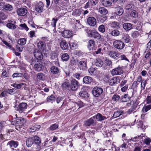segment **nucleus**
I'll return each instance as SVG.
<instances>
[{
    "label": "nucleus",
    "mask_w": 151,
    "mask_h": 151,
    "mask_svg": "<svg viewBox=\"0 0 151 151\" xmlns=\"http://www.w3.org/2000/svg\"><path fill=\"white\" fill-rule=\"evenodd\" d=\"M40 50L37 49L35 50V48L32 49L35 57L38 60H41L43 58V54L47 56L48 54V51L45 50L46 48H40Z\"/></svg>",
    "instance_id": "f257e3e1"
},
{
    "label": "nucleus",
    "mask_w": 151,
    "mask_h": 151,
    "mask_svg": "<svg viewBox=\"0 0 151 151\" xmlns=\"http://www.w3.org/2000/svg\"><path fill=\"white\" fill-rule=\"evenodd\" d=\"M16 119L14 122L15 123H12V124L15 125V128L18 130V128H20L22 127L26 123V120L25 119L22 117H17V115H16Z\"/></svg>",
    "instance_id": "f03ea898"
},
{
    "label": "nucleus",
    "mask_w": 151,
    "mask_h": 151,
    "mask_svg": "<svg viewBox=\"0 0 151 151\" xmlns=\"http://www.w3.org/2000/svg\"><path fill=\"white\" fill-rule=\"evenodd\" d=\"M127 67L126 66H124L119 65L117 67L112 70L111 73L113 75H119L124 73V70Z\"/></svg>",
    "instance_id": "7ed1b4c3"
},
{
    "label": "nucleus",
    "mask_w": 151,
    "mask_h": 151,
    "mask_svg": "<svg viewBox=\"0 0 151 151\" xmlns=\"http://www.w3.org/2000/svg\"><path fill=\"white\" fill-rule=\"evenodd\" d=\"M88 36L89 37H93L97 40H100L101 38V35L95 30H89L88 33Z\"/></svg>",
    "instance_id": "20e7f679"
},
{
    "label": "nucleus",
    "mask_w": 151,
    "mask_h": 151,
    "mask_svg": "<svg viewBox=\"0 0 151 151\" xmlns=\"http://www.w3.org/2000/svg\"><path fill=\"white\" fill-rule=\"evenodd\" d=\"M103 91V89L102 88L96 86L93 89L92 92L94 96L98 97L102 94Z\"/></svg>",
    "instance_id": "39448f33"
},
{
    "label": "nucleus",
    "mask_w": 151,
    "mask_h": 151,
    "mask_svg": "<svg viewBox=\"0 0 151 151\" xmlns=\"http://www.w3.org/2000/svg\"><path fill=\"white\" fill-rule=\"evenodd\" d=\"M79 83L76 79L73 78L71 81L70 88L72 91H76L79 87Z\"/></svg>",
    "instance_id": "423d86ee"
},
{
    "label": "nucleus",
    "mask_w": 151,
    "mask_h": 151,
    "mask_svg": "<svg viewBox=\"0 0 151 151\" xmlns=\"http://www.w3.org/2000/svg\"><path fill=\"white\" fill-rule=\"evenodd\" d=\"M95 118V116L87 119L84 122V125L86 127L90 126H94L96 124V120L93 119Z\"/></svg>",
    "instance_id": "0eeeda50"
},
{
    "label": "nucleus",
    "mask_w": 151,
    "mask_h": 151,
    "mask_svg": "<svg viewBox=\"0 0 151 151\" xmlns=\"http://www.w3.org/2000/svg\"><path fill=\"white\" fill-rule=\"evenodd\" d=\"M27 104L26 103L22 102L19 104L17 108V110L20 113L23 112L27 109Z\"/></svg>",
    "instance_id": "6e6552de"
},
{
    "label": "nucleus",
    "mask_w": 151,
    "mask_h": 151,
    "mask_svg": "<svg viewBox=\"0 0 151 151\" xmlns=\"http://www.w3.org/2000/svg\"><path fill=\"white\" fill-rule=\"evenodd\" d=\"M133 92L131 96H129L128 93L125 94L121 96L120 98V101H121L122 102H127L133 96Z\"/></svg>",
    "instance_id": "1a4fd4ad"
},
{
    "label": "nucleus",
    "mask_w": 151,
    "mask_h": 151,
    "mask_svg": "<svg viewBox=\"0 0 151 151\" xmlns=\"http://www.w3.org/2000/svg\"><path fill=\"white\" fill-rule=\"evenodd\" d=\"M109 55L112 58L117 60L119 58L118 52L114 51H109L108 52Z\"/></svg>",
    "instance_id": "9d476101"
},
{
    "label": "nucleus",
    "mask_w": 151,
    "mask_h": 151,
    "mask_svg": "<svg viewBox=\"0 0 151 151\" xmlns=\"http://www.w3.org/2000/svg\"><path fill=\"white\" fill-rule=\"evenodd\" d=\"M62 36L65 38H69L73 36L72 32L67 30H65L61 32Z\"/></svg>",
    "instance_id": "9b49d317"
},
{
    "label": "nucleus",
    "mask_w": 151,
    "mask_h": 151,
    "mask_svg": "<svg viewBox=\"0 0 151 151\" xmlns=\"http://www.w3.org/2000/svg\"><path fill=\"white\" fill-rule=\"evenodd\" d=\"M79 95L81 97L87 98L89 97V94L85 87L82 88L81 91L79 93Z\"/></svg>",
    "instance_id": "f8f14e48"
},
{
    "label": "nucleus",
    "mask_w": 151,
    "mask_h": 151,
    "mask_svg": "<svg viewBox=\"0 0 151 151\" xmlns=\"http://www.w3.org/2000/svg\"><path fill=\"white\" fill-rule=\"evenodd\" d=\"M115 11V14L118 16L122 15L124 13V10L123 8L119 6H117L114 8Z\"/></svg>",
    "instance_id": "ddd939ff"
},
{
    "label": "nucleus",
    "mask_w": 151,
    "mask_h": 151,
    "mask_svg": "<svg viewBox=\"0 0 151 151\" xmlns=\"http://www.w3.org/2000/svg\"><path fill=\"white\" fill-rule=\"evenodd\" d=\"M61 87L63 91H69L70 88V83L68 81L64 82L62 84Z\"/></svg>",
    "instance_id": "4468645a"
},
{
    "label": "nucleus",
    "mask_w": 151,
    "mask_h": 151,
    "mask_svg": "<svg viewBox=\"0 0 151 151\" xmlns=\"http://www.w3.org/2000/svg\"><path fill=\"white\" fill-rule=\"evenodd\" d=\"M44 4L41 2H39L36 6L35 10L38 12H42L43 10Z\"/></svg>",
    "instance_id": "2eb2a0df"
},
{
    "label": "nucleus",
    "mask_w": 151,
    "mask_h": 151,
    "mask_svg": "<svg viewBox=\"0 0 151 151\" xmlns=\"http://www.w3.org/2000/svg\"><path fill=\"white\" fill-rule=\"evenodd\" d=\"M34 68L35 71H42L44 69V66L43 64L39 63L35 65Z\"/></svg>",
    "instance_id": "dca6fc26"
},
{
    "label": "nucleus",
    "mask_w": 151,
    "mask_h": 151,
    "mask_svg": "<svg viewBox=\"0 0 151 151\" xmlns=\"http://www.w3.org/2000/svg\"><path fill=\"white\" fill-rule=\"evenodd\" d=\"M109 34L112 36L117 37L120 35V32L117 29L109 30Z\"/></svg>",
    "instance_id": "f3484780"
},
{
    "label": "nucleus",
    "mask_w": 151,
    "mask_h": 151,
    "mask_svg": "<svg viewBox=\"0 0 151 151\" xmlns=\"http://www.w3.org/2000/svg\"><path fill=\"white\" fill-rule=\"evenodd\" d=\"M93 81V78L89 76H85L83 78V83L85 84H91Z\"/></svg>",
    "instance_id": "a211bd4d"
},
{
    "label": "nucleus",
    "mask_w": 151,
    "mask_h": 151,
    "mask_svg": "<svg viewBox=\"0 0 151 151\" xmlns=\"http://www.w3.org/2000/svg\"><path fill=\"white\" fill-rule=\"evenodd\" d=\"M88 24L91 26H95L96 23V21L95 18L93 17H90L87 19Z\"/></svg>",
    "instance_id": "6ab92c4d"
},
{
    "label": "nucleus",
    "mask_w": 151,
    "mask_h": 151,
    "mask_svg": "<svg viewBox=\"0 0 151 151\" xmlns=\"http://www.w3.org/2000/svg\"><path fill=\"white\" fill-rule=\"evenodd\" d=\"M17 12L18 15L23 16L27 14V11L26 9L23 8H21L17 9Z\"/></svg>",
    "instance_id": "aec40b11"
},
{
    "label": "nucleus",
    "mask_w": 151,
    "mask_h": 151,
    "mask_svg": "<svg viewBox=\"0 0 151 151\" xmlns=\"http://www.w3.org/2000/svg\"><path fill=\"white\" fill-rule=\"evenodd\" d=\"M9 145L10 148L13 147L16 148L19 145V142L17 141L12 140L9 141L7 144V145Z\"/></svg>",
    "instance_id": "412c9836"
},
{
    "label": "nucleus",
    "mask_w": 151,
    "mask_h": 151,
    "mask_svg": "<svg viewBox=\"0 0 151 151\" xmlns=\"http://www.w3.org/2000/svg\"><path fill=\"white\" fill-rule=\"evenodd\" d=\"M113 45L115 47H124V44L121 40H116L114 42Z\"/></svg>",
    "instance_id": "4be33fe9"
},
{
    "label": "nucleus",
    "mask_w": 151,
    "mask_h": 151,
    "mask_svg": "<svg viewBox=\"0 0 151 151\" xmlns=\"http://www.w3.org/2000/svg\"><path fill=\"white\" fill-rule=\"evenodd\" d=\"M136 124L137 127L138 128H140L144 130L147 127V126L144 125L143 122L140 120H137L136 122Z\"/></svg>",
    "instance_id": "5701e85b"
},
{
    "label": "nucleus",
    "mask_w": 151,
    "mask_h": 151,
    "mask_svg": "<svg viewBox=\"0 0 151 151\" xmlns=\"http://www.w3.org/2000/svg\"><path fill=\"white\" fill-rule=\"evenodd\" d=\"M78 67L81 70H85L87 67L86 62L83 60L80 61L79 63Z\"/></svg>",
    "instance_id": "b1692460"
},
{
    "label": "nucleus",
    "mask_w": 151,
    "mask_h": 151,
    "mask_svg": "<svg viewBox=\"0 0 151 151\" xmlns=\"http://www.w3.org/2000/svg\"><path fill=\"white\" fill-rule=\"evenodd\" d=\"M98 12L102 15H105L108 13L107 9L102 7H100L99 8Z\"/></svg>",
    "instance_id": "393cba45"
},
{
    "label": "nucleus",
    "mask_w": 151,
    "mask_h": 151,
    "mask_svg": "<svg viewBox=\"0 0 151 151\" xmlns=\"http://www.w3.org/2000/svg\"><path fill=\"white\" fill-rule=\"evenodd\" d=\"M34 144L39 145L41 143V139L40 138L37 136H35L32 137Z\"/></svg>",
    "instance_id": "a878e982"
},
{
    "label": "nucleus",
    "mask_w": 151,
    "mask_h": 151,
    "mask_svg": "<svg viewBox=\"0 0 151 151\" xmlns=\"http://www.w3.org/2000/svg\"><path fill=\"white\" fill-rule=\"evenodd\" d=\"M119 83V80L116 77L112 78L110 81L109 84L111 86L115 85Z\"/></svg>",
    "instance_id": "bb28decb"
},
{
    "label": "nucleus",
    "mask_w": 151,
    "mask_h": 151,
    "mask_svg": "<svg viewBox=\"0 0 151 151\" xmlns=\"http://www.w3.org/2000/svg\"><path fill=\"white\" fill-rule=\"evenodd\" d=\"M55 100L56 97L53 94L48 96L46 99V100L47 102L50 103L52 104L53 103V102H55Z\"/></svg>",
    "instance_id": "cd10ccee"
},
{
    "label": "nucleus",
    "mask_w": 151,
    "mask_h": 151,
    "mask_svg": "<svg viewBox=\"0 0 151 151\" xmlns=\"http://www.w3.org/2000/svg\"><path fill=\"white\" fill-rule=\"evenodd\" d=\"M73 104L75 106H76V105H77V107H78V109L85 106V104L80 100L78 101L77 102H74Z\"/></svg>",
    "instance_id": "c85d7f7f"
},
{
    "label": "nucleus",
    "mask_w": 151,
    "mask_h": 151,
    "mask_svg": "<svg viewBox=\"0 0 151 151\" xmlns=\"http://www.w3.org/2000/svg\"><path fill=\"white\" fill-rule=\"evenodd\" d=\"M123 27L126 31H129L132 28V24L129 23H125L123 24Z\"/></svg>",
    "instance_id": "c756f323"
},
{
    "label": "nucleus",
    "mask_w": 151,
    "mask_h": 151,
    "mask_svg": "<svg viewBox=\"0 0 151 151\" xmlns=\"http://www.w3.org/2000/svg\"><path fill=\"white\" fill-rule=\"evenodd\" d=\"M50 71L52 73L54 74L59 73L60 71L58 68L55 66H52L50 68Z\"/></svg>",
    "instance_id": "7c9ffc66"
},
{
    "label": "nucleus",
    "mask_w": 151,
    "mask_h": 151,
    "mask_svg": "<svg viewBox=\"0 0 151 151\" xmlns=\"http://www.w3.org/2000/svg\"><path fill=\"white\" fill-rule=\"evenodd\" d=\"M59 123H55L52 124L49 128V130L51 131H54L59 128Z\"/></svg>",
    "instance_id": "2f4dec72"
},
{
    "label": "nucleus",
    "mask_w": 151,
    "mask_h": 151,
    "mask_svg": "<svg viewBox=\"0 0 151 151\" xmlns=\"http://www.w3.org/2000/svg\"><path fill=\"white\" fill-rule=\"evenodd\" d=\"M72 53L76 56H78V57H83V56L84 55V53L82 52L81 50H75L72 52Z\"/></svg>",
    "instance_id": "473e14b6"
},
{
    "label": "nucleus",
    "mask_w": 151,
    "mask_h": 151,
    "mask_svg": "<svg viewBox=\"0 0 151 151\" xmlns=\"http://www.w3.org/2000/svg\"><path fill=\"white\" fill-rule=\"evenodd\" d=\"M94 116H95V118H96L98 121H102L106 119L105 116H103L100 113L97 114Z\"/></svg>",
    "instance_id": "72a5a7b5"
},
{
    "label": "nucleus",
    "mask_w": 151,
    "mask_h": 151,
    "mask_svg": "<svg viewBox=\"0 0 151 151\" xmlns=\"http://www.w3.org/2000/svg\"><path fill=\"white\" fill-rule=\"evenodd\" d=\"M82 10L80 9L74 10L72 13V15L74 16H79L82 13Z\"/></svg>",
    "instance_id": "f704fd0d"
},
{
    "label": "nucleus",
    "mask_w": 151,
    "mask_h": 151,
    "mask_svg": "<svg viewBox=\"0 0 151 151\" xmlns=\"http://www.w3.org/2000/svg\"><path fill=\"white\" fill-rule=\"evenodd\" d=\"M101 1L104 6L107 7L111 6V2L108 0H102Z\"/></svg>",
    "instance_id": "c9c22d12"
},
{
    "label": "nucleus",
    "mask_w": 151,
    "mask_h": 151,
    "mask_svg": "<svg viewBox=\"0 0 151 151\" xmlns=\"http://www.w3.org/2000/svg\"><path fill=\"white\" fill-rule=\"evenodd\" d=\"M122 38L125 43H128L130 41V37L127 34H123Z\"/></svg>",
    "instance_id": "e433bc0d"
},
{
    "label": "nucleus",
    "mask_w": 151,
    "mask_h": 151,
    "mask_svg": "<svg viewBox=\"0 0 151 151\" xmlns=\"http://www.w3.org/2000/svg\"><path fill=\"white\" fill-rule=\"evenodd\" d=\"M107 19V17L105 15H101L97 17V19L101 23H104Z\"/></svg>",
    "instance_id": "4c0bfd02"
},
{
    "label": "nucleus",
    "mask_w": 151,
    "mask_h": 151,
    "mask_svg": "<svg viewBox=\"0 0 151 151\" xmlns=\"http://www.w3.org/2000/svg\"><path fill=\"white\" fill-rule=\"evenodd\" d=\"M104 63L102 60L100 58H97L96 59L95 65L99 67H101L102 66Z\"/></svg>",
    "instance_id": "58836bf2"
},
{
    "label": "nucleus",
    "mask_w": 151,
    "mask_h": 151,
    "mask_svg": "<svg viewBox=\"0 0 151 151\" xmlns=\"http://www.w3.org/2000/svg\"><path fill=\"white\" fill-rule=\"evenodd\" d=\"M111 26L112 27L116 28L118 29L120 28V25L119 22L113 21L111 23Z\"/></svg>",
    "instance_id": "ea45409f"
},
{
    "label": "nucleus",
    "mask_w": 151,
    "mask_h": 151,
    "mask_svg": "<svg viewBox=\"0 0 151 151\" xmlns=\"http://www.w3.org/2000/svg\"><path fill=\"white\" fill-rule=\"evenodd\" d=\"M26 84L23 83H21L20 84L14 83L13 84H11V86L17 89H19L22 88V85H26Z\"/></svg>",
    "instance_id": "a19ab883"
},
{
    "label": "nucleus",
    "mask_w": 151,
    "mask_h": 151,
    "mask_svg": "<svg viewBox=\"0 0 151 151\" xmlns=\"http://www.w3.org/2000/svg\"><path fill=\"white\" fill-rule=\"evenodd\" d=\"M26 145L27 147H30L34 144L32 138H29L26 141Z\"/></svg>",
    "instance_id": "79ce46f5"
},
{
    "label": "nucleus",
    "mask_w": 151,
    "mask_h": 151,
    "mask_svg": "<svg viewBox=\"0 0 151 151\" xmlns=\"http://www.w3.org/2000/svg\"><path fill=\"white\" fill-rule=\"evenodd\" d=\"M13 9V7L11 5L6 4L5 5L4 10L10 12Z\"/></svg>",
    "instance_id": "37998d69"
},
{
    "label": "nucleus",
    "mask_w": 151,
    "mask_h": 151,
    "mask_svg": "<svg viewBox=\"0 0 151 151\" xmlns=\"http://www.w3.org/2000/svg\"><path fill=\"white\" fill-rule=\"evenodd\" d=\"M6 26L9 29L14 30L16 28V25L13 23H8L6 24Z\"/></svg>",
    "instance_id": "c03bdc74"
},
{
    "label": "nucleus",
    "mask_w": 151,
    "mask_h": 151,
    "mask_svg": "<svg viewBox=\"0 0 151 151\" xmlns=\"http://www.w3.org/2000/svg\"><path fill=\"white\" fill-rule=\"evenodd\" d=\"M6 92L10 95H13L16 93L17 91L14 88H12L11 89H7L6 90Z\"/></svg>",
    "instance_id": "a18cd8bd"
},
{
    "label": "nucleus",
    "mask_w": 151,
    "mask_h": 151,
    "mask_svg": "<svg viewBox=\"0 0 151 151\" xmlns=\"http://www.w3.org/2000/svg\"><path fill=\"white\" fill-rule=\"evenodd\" d=\"M69 56L68 53L63 54L62 56L61 59L63 61H67L69 58Z\"/></svg>",
    "instance_id": "49530a36"
},
{
    "label": "nucleus",
    "mask_w": 151,
    "mask_h": 151,
    "mask_svg": "<svg viewBox=\"0 0 151 151\" xmlns=\"http://www.w3.org/2000/svg\"><path fill=\"white\" fill-rule=\"evenodd\" d=\"M124 139H125V141H123V143L121 145L120 147L126 148L127 146V144L129 142H131V140L128 139H126L125 138Z\"/></svg>",
    "instance_id": "de8ad7c7"
},
{
    "label": "nucleus",
    "mask_w": 151,
    "mask_h": 151,
    "mask_svg": "<svg viewBox=\"0 0 151 151\" xmlns=\"http://www.w3.org/2000/svg\"><path fill=\"white\" fill-rule=\"evenodd\" d=\"M147 82V81L146 80H143L142 81L141 83V88L142 90H143L145 89Z\"/></svg>",
    "instance_id": "09e8293b"
},
{
    "label": "nucleus",
    "mask_w": 151,
    "mask_h": 151,
    "mask_svg": "<svg viewBox=\"0 0 151 151\" xmlns=\"http://www.w3.org/2000/svg\"><path fill=\"white\" fill-rule=\"evenodd\" d=\"M123 113L122 111H121L120 110L117 111L115 112L113 115V116L114 118H116L119 117L120 115L122 114Z\"/></svg>",
    "instance_id": "8fccbe9b"
},
{
    "label": "nucleus",
    "mask_w": 151,
    "mask_h": 151,
    "mask_svg": "<svg viewBox=\"0 0 151 151\" xmlns=\"http://www.w3.org/2000/svg\"><path fill=\"white\" fill-rule=\"evenodd\" d=\"M95 44V42L94 40H90L88 42V46L94 47Z\"/></svg>",
    "instance_id": "3c124183"
},
{
    "label": "nucleus",
    "mask_w": 151,
    "mask_h": 151,
    "mask_svg": "<svg viewBox=\"0 0 151 151\" xmlns=\"http://www.w3.org/2000/svg\"><path fill=\"white\" fill-rule=\"evenodd\" d=\"M130 16L134 18H136L138 17V13L136 11L133 10L131 12Z\"/></svg>",
    "instance_id": "603ef678"
},
{
    "label": "nucleus",
    "mask_w": 151,
    "mask_h": 151,
    "mask_svg": "<svg viewBox=\"0 0 151 151\" xmlns=\"http://www.w3.org/2000/svg\"><path fill=\"white\" fill-rule=\"evenodd\" d=\"M41 127V126L40 125H35L33 127H32L31 129H32L33 131L31 132H34L36 131H38Z\"/></svg>",
    "instance_id": "864d4df0"
},
{
    "label": "nucleus",
    "mask_w": 151,
    "mask_h": 151,
    "mask_svg": "<svg viewBox=\"0 0 151 151\" xmlns=\"http://www.w3.org/2000/svg\"><path fill=\"white\" fill-rule=\"evenodd\" d=\"M26 40L25 38H22L20 39L18 41V43L21 45H24L26 43Z\"/></svg>",
    "instance_id": "5fc2aeb1"
},
{
    "label": "nucleus",
    "mask_w": 151,
    "mask_h": 151,
    "mask_svg": "<svg viewBox=\"0 0 151 151\" xmlns=\"http://www.w3.org/2000/svg\"><path fill=\"white\" fill-rule=\"evenodd\" d=\"M136 107L137 106L134 105L132 106L131 108L127 111V113L129 114L132 113V112L134 111L136 109Z\"/></svg>",
    "instance_id": "6e6d98bb"
},
{
    "label": "nucleus",
    "mask_w": 151,
    "mask_h": 151,
    "mask_svg": "<svg viewBox=\"0 0 151 151\" xmlns=\"http://www.w3.org/2000/svg\"><path fill=\"white\" fill-rule=\"evenodd\" d=\"M151 109V104H150L145 106H144L142 108V110H143L144 111L147 112Z\"/></svg>",
    "instance_id": "4d7b16f0"
},
{
    "label": "nucleus",
    "mask_w": 151,
    "mask_h": 151,
    "mask_svg": "<svg viewBox=\"0 0 151 151\" xmlns=\"http://www.w3.org/2000/svg\"><path fill=\"white\" fill-rule=\"evenodd\" d=\"M58 20L57 18L55 19L54 18H52L51 22V25L53 27H55L56 25V22Z\"/></svg>",
    "instance_id": "13d9d810"
},
{
    "label": "nucleus",
    "mask_w": 151,
    "mask_h": 151,
    "mask_svg": "<svg viewBox=\"0 0 151 151\" xmlns=\"http://www.w3.org/2000/svg\"><path fill=\"white\" fill-rule=\"evenodd\" d=\"M120 98V96L117 94L114 95L112 97V99L114 101H118Z\"/></svg>",
    "instance_id": "bf43d9fd"
},
{
    "label": "nucleus",
    "mask_w": 151,
    "mask_h": 151,
    "mask_svg": "<svg viewBox=\"0 0 151 151\" xmlns=\"http://www.w3.org/2000/svg\"><path fill=\"white\" fill-rule=\"evenodd\" d=\"M43 76L44 74L42 73H39L37 74V78L40 80H44Z\"/></svg>",
    "instance_id": "052dcab7"
},
{
    "label": "nucleus",
    "mask_w": 151,
    "mask_h": 151,
    "mask_svg": "<svg viewBox=\"0 0 151 151\" xmlns=\"http://www.w3.org/2000/svg\"><path fill=\"white\" fill-rule=\"evenodd\" d=\"M60 47H68V44L65 40L62 41L60 43Z\"/></svg>",
    "instance_id": "680f3d73"
},
{
    "label": "nucleus",
    "mask_w": 151,
    "mask_h": 151,
    "mask_svg": "<svg viewBox=\"0 0 151 151\" xmlns=\"http://www.w3.org/2000/svg\"><path fill=\"white\" fill-rule=\"evenodd\" d=\"M98 30L99 31L102 33H103L105 31V28L103 25H100L98 27Z\"/></svg>",
    "instance_id": "e2e57ef3"
},
{
    "label": "nucleus",
    "mask_w": 151,
    "mask_h": 151,
    "mask_svg": "<svg viewBox=\"0 0 151 151\" xmlns=\"http://www.w3.org/2000/svg\"><path fill=\"white\" fill-rule=\"evenodd\" d=\"M139 84V83L137 82V81H135L133 82L132 85V87L133 89L137 88Z\"/></svg>",
    "instance_id": "0e129e2a"
},
{
    "label": "nucleus",
    "mask_w": 151,
    "mask_h": 151,
    "mask_svg": "<svg viewBox=\"0 0 151 151\" xmlns=\"http://www.w3.org/2000/svg\"><path fill=\"white\" fill-rule=\"evenodd\" d=\"M37 47H43L46 46V45L43 42L40 41L37 44Z\"/></svg>",
    "instance_id": "69168bd1"
},
{
    "label": "nucleus",
    "mask_w": 151,
    "mask_h": 151,
    "mask_svg": "<svg viewBox=\"0 0 151 151\" xmlns=\"http://www.w3.org/2000/svg\"><path fill=\"white\" fill-rule=\"evenodd\" d=\"M95 70V68H91L88 69V71L90 75L93 76L94 75V72Z\"/></svg>",
    "instance_id": "338daca9"
},
{
    "label": "nucleus",
    "mask_w": 151,
    "mask_h": 151,
    "mask_svg": "<svg viewBox=\"0 0 151 151\" xmlns=\"http://www.w3.org/2000/svg\"><path fill=\"white\" fill-rule=\"evenodd\" d=\"M134 6V5L132 4H129L126 6L125 7V9L126 10H128L133 8Z\"/></svg>",
    "instance_id": "774afa93"
}]
</instances>
